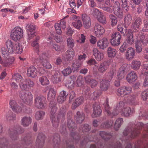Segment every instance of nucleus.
Wrapping results in <instances>:
<instances>
[{
	"label": "nucleus",
	"instance_id": "obj_1",
	"mask_svg": "<svg viewBox=\"0 0 148 148\" xmlns=\"http://www.w3.org/2000/svg\"><path fill=\"white\" fill-rule=\"evenodd\" d=\"M50 116L51 120L52 125L54 127L56 128L58 126L59 121L60 119L64 120L65 116L66 109L65 107H61L57 117H55V113L57 110L56 103L54 101H51L49 104Z\"/></svg>",
	"mask_w": 148,
	"mask_h": 148
},
{
	"label": "nucleus",
	"instance_id": "obj_2",
	"mask_svg": "<svg viewBox=\"0 0 148 148\" xmlns=\"http://www.w3.org/2000/svg\"><path fill=\"white\" fill-rule=\"evenodd\" d=\"M142 128L145 130L148 129L147 130H145L146 134H144V137L146 138L148 136V123L144 125L143 123L141 122L137 123L133 128H126L123 132V134L125 136H126L129 134V136L130 137L132 138L134 137L139 134L140 130Z\"/></svg>",
	"mask_w": 148,
	"mask_h": 148
},
{
	"label": "nucleus",
	"instance_id": "obj_3",
	"mask_svg": "<svg viewBox=\"0 0 148 148\" xmlns=\"http://www.w3.org/2000/svg\"><path fill=\"white\" fill-rule=\"evenodd\" d=\"M23 36V31L19 27L14 28L11 32L10 37L11 39L16 41L20 39Z\"/></svg>",
	"mask_w": 148,
	"mask_h": 148
},
{
	"label": "nucleus",
	"instance_id": "obj_4",
	"mask_svg": "<svg viewBox=\"0 0 148 148\" xmlns=\"http://www.w3.org/2000/svg\"><path fill=\"white\" fill-rule=\"evenodd\" d=\"M20 98L25 102L29 104L32 101L33 96L30 92L21 91L19 93Z\"/></svg>",
	"mask_w": 148,
	"mask_h": 148
},
{
	"label": "nucleus",
	"instance_id": "obj_5",
	"mask_svg": "<svg viewBox=\"0 0 148 148\" xmlns=\"http://www.w3.org/2000/svg\"><path fill=\"white\" fill-rule=\"evenodd\" d=\"M132 88L129 86L121 87L117 91V94L118 96L124 97L129 95L132 92Z\"/></svg>",
	"mask_w": 148,
	"mask_h": 148
},
{
	"label": "nucleus",
	"instance_id": "obj_6",
	"mask_svg": "<svg viewBox=\"0 0 148 148\" xmlns=\"http://www.w3.org/2000/svg\"><path fill=\"white\" fill-rule=\"evenodd\" d=\"M45 98L42 96H38L35 99L34 103L35 106L38 108L43 109L45 108Z\"/></svg>",
	"mask_w": 148,
	"mask_h": 148
},
{
	"label": "nucleus",
	"instance_id": "obj_7",
	"mask_svg": "<svg viewBox=\"0 0 148 148\" xmlns=\"http://www.w3.org/2000/svg\"><path fill=\"white\" fill-rule=\"evenodd\" d=\"M15 129L16 130L12 128L9 129V133L10 137L12 140H15L17 138V133L21 134L23 132V128L20 126H18L17 128Z\"/></svg>",
	"mask_w": 148,
	"mask_h": 148
},
{
	"label": "nucleus",
	"instance_id": "obj_8",
	"mask_svg": "<svg viewBox=\"0 0 148 148\" xmlns=\"http://www.w3.org/2000/svg\"><path fill=\"white\" fill-rule=\"evenodd\" d=\"M142 20L141 18L138 17L135 19L131 25V28L134 32H138L142 24Z\"/></svg>",
	"mask_w": 148,
	"mask_h": 148
},
{
	"label": "nucleus",
	"instance_id": "obj_9",
	"mask_svg": "<svg viewBox=\"0 0 148 148\" xmlns=\"http://www.w3.org/2000/svg\"><path fill=\"white\" fill-rule=\"evenodd\" d=\"M9 104L10 107L11 108L12 110L14 112L18 114L22 111V107L18 105L16 101L13 100H11L10 101Z\"/></svg>",
	"mask_w": 148,
	"mask_h": 148
},
{
	"label": "nucleus",
	"instance_id": "obj_10",
	"mask_svg": "<svg viewBox=\"0 0 148 148\" xmlns=\"http://www.w3.org/2000/svg\"><path fill=\"white\" fill-rule=\"evenodd\" d=\"M94 30L96 36L99 38L102 37L104 33L103 28L98 23H96L94 27Z\"/></svg>",
	"mask_w": 148,
	"mask_h": 148
},
{
	"label": "nucleus",
	"instance_id": "obj_11",
	"mask_svg": "<svg viewBox=\"0 0 148 148\" xmlns=\"http://www.w3.org/2000/svg\"><path fill=\"white\" fill-rule=\"evenodd\" d=\"M93 112L92 116L93 118L98 117L100 116L102 110L98 103H95L93 105Z\"/></svg>",
	"mask_w": 148,
	"mask_h": 148
},
{
	"label": "nucleus",
	"instance_id": "obj_12",
	"mask_svg": "<svg viewBox=\"0 0 148 148\" xmlns=\"http://www.w3.org/2000/svg\"><path fill=\"white\" fill-rule=\"evenodd\" d=\"M103 105L104 106V112L106 114H107L108 116H110L111 117H113L114 116H115L117 115H114L113 112H114V113H116V111L117 110L115 108L114 110L112 113L110 112V108L108 104V101L107 99L106 101L105 102V103L103 104Z\"/></svg>",
	"mask_w": 148,
	"mask_h": 148
},
{
	"label": "nucleus",
	"instance_id": "obj_13",
	"mask_svg": "<svg viewBox=\"0 0 148 148\" xmlns=\"http://www.w3.org/2000/svg\"><path fill=\"white\" fill-rule=\"evenodd\" d=\"M135 51L134 49L132 47L127 49L125 53L126 59L130 60L133 59L135 56Z\"/></svg>",
	"mask_w": 148,
	"mask_h": 148
},
{
	"label": "nucleus",
	"instance_id": "obj_14",
	"mask_svg": "<svg viewBox=\"0 0 148 148\" xmlns=\"http://www.w3.org/2000/svg\"><path fill=\"white\" fill-rule=\"evenodd\" d=\"M108 42L107 39L103 38L98 40L97 42V46L99 48L104 50L108 46Z\"/></svg>",
	"mask_w": 148,
	"mask_h": 148
},
{
	"label": "nucleus",
	"instance_id": "obj_15",
	"mask_svg": "<svg viewBox=\"0 0 148 148\" xmlns=\"http://www.w3.org/2000/svg\"><path fill=\"white\" fill-rule=\"evenodd\" d=\"M127 65L124 64L120 68L117 73V78L119 79H123L125 76V73L127 70Z\"/></svg>",
	"mask_w": 148,
	"mask_h": 148
},
{
	"label": "nucleus",
	"instance_id": "obj_16",
	"mask_svg": "<svg viewBox=\"0 0 148 148\" xmlns=\"http://www.w3.org/2000/svg\"><path fill=\"white\" fill-rule=\"evenodd\" d=\"M82 20L84 27L85 28H88L91 25L90 19V17L86 14L82 15Z\"/></svg>",
	"mask_w": 148,
	"mask_h": 148
},
{
	"label": "nucleus",
	"instance_id": "obj_17",
	"mask_svg": "<svg viewBox=\"0 0 148 148\" xmlns=\"http://www.w3.org/2000/svg\"><path fill=\"white\" fill-rule=\"evenodd\" d=\"M14 60V58L13 57L5 58L3 60H2L0 64L5 67L9 66L13 63Z\"/></svg>",
	"mask_w": 148,
	"mask_h": 148
},
{
	"label": "nucleus",
	"instance_id": "obj_18",
	"mask_svg": "<svg viewBox=\"0 0 148 148\" xmlns=\"http://www.w3.org/2000/svg\"><path fill=\"white\" fill-rule=\"evenodd\" d=\"M32 119L29 115H26L23 116L21 121V125L24 127H27L31 123Z\"/></svg>",
	"mask_w": 148,
	"mask_h": 148
},
{
	"label": "nucleus",
	"instance_id": "obj_19",
	"mask_svg": "<svg viewBox=\"0 0 148 148\" xmlns=\"http://www.w3.org/2000/svg\"><path fill=\"white\" fill-rule=\"evenodd\" d=\"M137 76L136 73L134 71H132L129 73L127 75V80L130 83L134 82L137 79Z\"/></svg>",
	"mask_w": 148,
	"mask_h": 148
},
{
	"label": "nucleus",
	"instance_id": "obj_20",
	"mask_svg": "<svg viewBox=\"0 0 148 148\" xmlns=\"http://www.w3.org/2000/svg\"><path fill=\"white\" fill-rule=\"evenodd\" d=\"M5 43L6 46L10 53H12L15 51L16 47V44L15 43L12 42L11 40H7Z\"/></svg>",
	"mask_w": 148,
	"mask_h": 148
},
{
	"label": "nucleus",
	"instance_id": "obj_21",
	"mask_svg": "<svg viewBox=\"0 0 148 148\" xmlns=\"http://www.w3.org/2000/svg\"><path fill=\"white\" fill-rule=\"evenodd\" d=\"M92 52L93 55L97 60L100 61L103 59L104 56L103 54L99 51L97 48H93Z\"/></svg>",
	"mask_w": 148,
	"mask_h": 148
},
{
	"label": "nucleus",
	"instance_id": "obj_22",
	"mask_svg": "<svg viewBox=\"0 0 148 148\" xmlns=\"http://www.w3.org/2000/svg\"><path fill=\"white\" fill-rule=\"evenodd\" d=\"M45 139V136L43 133L39 134L36 140V145L42 147L43 145Z\"/></svg>",
	"mask_w": 148,
	"mask_h": 148
},
{
	"label": "nucleus",
	"instance_id": "obj_23",
	"mask_svg": "<svg viewBox=\"0 0 148 148\" xmlns=\"http://www.w3.org/2000/svg\"><path fill=\"white\" fill-rule=\"evenodd\" d=\"M134 112L133 109L131 110L130 107H126L121 111V115L127 117Z\"/></svg>",
	"mask_w": 148,
	"mask_h": 148
},
{
	"label": "nucleus",
	"instance_id": "obj_24",
	"mask_svg": "<svg viewBox=\"0 0 148 148\" xmlns=\"http://www.w3.org/2000/svg\"><path fill=\"white\" fill-rule=\"evenodd\" d=\"M109 65L106 62L101 63L98 67V71L101 73H103L108 68Z\"/></svg>",
	"mask_w": 148,
	"mask_h": 148
},
{
	"label": "nucleus",
	"instance_id": "obj_25",
	"mask_svg": "<svg viewBox=\"0 0 148 148\" xmlns=\"http://www.w3.org/2000/svg\"><path fill=\"white\" fill-rule=\"evenodd\" d=\"M84 118V114L83 112H80L79 111L77 112L76 115L75 116V119L77 123H82Z\"/></svg>",
	"mask_w": 148,
	"mask_h": 148
},
{
	"label": "nucleus",
	"instance_id": "obj_26",
	"mask_svg": "<svg viewBox=\"0 0 148 148\" xmlns=\"http://www.w3.org/2000/svg\"><path fill=\"white\" fill-rule=\"evenodd\" d=\"M36 69L34 66L30 67L27 70V75L29 77L34 78L36 76Z\"/></svg>",
	"mask_w": 148,
	"mask_h": 148
},
{
	"label": "nucleus",
	"instance_id": "obj_27",
	"mask_svg": "<svg viewBox=\"0 0 148 148\" xmlns=\"http://www.w3.org/2000/svg\"><path fill=\"white\" fill-rule=\"evenodd\" d=\"M74 55V51L73 49H69L65 53V58L67 60H72Z\"/></svg>",
	"mask_w": 148,
	"mask_h": 148
},
{
	"label": "nucleus",
	"instance_id": "obj_28",
	"mask_svg": "<svg viewBox=\"0 0 148 148\" xmlns=\"http://www.w3.org/2000/svg\"><path fill=\"white\" fill-rule=\"evenodd\" d=\"M109 85V81L103 80L101 82L100 87L102 90L105 91L108 90Z\"/></svg>",
	"mask_w": 148,
	"mask_h": 148
},
{
	"label": "nucleus",
	"instance_id": "obj_29",
	"mask_svg": "<svg viewBox=\"0 0 148 148\" xmlns=\"http://www.w3.org/2000/svg\"><path fill=\"white\" fill-rule=\"evenodd\" d=\"M62 75L60 73L58 72H56L53 76V83L55 84L61 82Z\"/></svg>",
	"mask_w": 148,
	"mask_h": 148
},
{
	"label": "nucleus",
	"instance_id": "obj_30",
	"mask_svg": "<svg viewBox=\"0 0 148 148\" xmlns=\"http://www.w3.org/2000/svg\"><path fill=\"white\" fill-rule=\"evenodd\" d=\"M84 101V98L82 97H80L76 99L74 102L72 104V108L75 109L80 105Z\"/></svg>",
	"mask_w": 148,
	"mask_h": 148
},
{
	"label": "nucleus",
	"instance_id": "obj_31",
	"mask_svg": "<svg viewBox=\"0 0 148 148\" xmlns=\"http://www.w3.org/2000/svg\"><path fill=\"white\" fill-rule=\"evenodd\" d=\"M116 53V51L115 49L110 47L107 49V54L108 56L110 58L114 57Z\"/></svg>",
	"mask_w": 148,
	"mask_h": 148
},
{
	"label": "nucleus",
	"instance_id": "obj_32",
	"mask_svg": "<svg viewBox=\"0 0 148 148\" xmlns=\"http://www.w3.org/2000/svg\"><path fill=\"white\" fill-rule=\"evenodd\" d=\"M67 126L71 131H72L77 128V126L72 119L68 120Z\"/></svg>",
	"mask_w": 148,
	"mask_h": 148
},
{
	"label": "nucleus",
	"instance_id": "obj_33",
	"mask_svg": "<svg viewBox=\"0 0 148 148\" xmlns=\"http://www.w3.org/2000/svg\"><path fill=\"white\" fill-rule=\"evenodd\" d=\"M141 62L138 60H133L131 64V66L132 69L135 70L139 69L140 66Z\"/></svg>",
	"mask_w": 148,
	"mask_h": 148
},
{
	"label": "nucleus",
	"instance_id": "obj_34",
	"mask_svg": "<svg viewBox=\"0 0 148 148\" xmlns=\"http://www.w3.org/2000/svg\"><path fill=\"white\" fill-rule=\"evenodd\" d=\"M34 40L33 41V43L32 44V46L34 47V48L36 49L37 51H38V49H39V44L38 42L40 39V37L38 36H36L35 35L34 38Z\"/></svg>",
	"mask_w": 148,
	"mask_h": 148
},
{
	"label": "nucleus",
	"instance_id": "obj_35",
	"mask_svg": "<svg viewBox=\"0 0 148 148\" xmlns=\"http://www.w3.org/2000/svg\"><path fill=\"white\" fill-rule=\"evenodd\" d=\"M126 41L130 45H132L134 42L133 34L131 30L128 32Z\"/></svg>",
	"mask_w": 148,
	"mask_h": 148
},
{
	"label": "nucleus",
	"instance_id": "obj_36",
	"mask_svg": "<svg viewBox=\"0 0 148 148\" xmlns=\"http://www.w3.org/2000/svg\"><path fill=\"white\" fill-rule=\"evenodd\" d=\"M82 62L79 60H76L72 64V69L74 71H76L79 69L82 65Z\"/></svg>",
	"mask_w": 148,
	"mask_h": 148
},
{
	"label": "nucleus",
	"instance_id": "obj_37",
	"mask_svg": "<svg viewBox=\"0 0 148 148\" xmlns=\"http://www.w3.org/2000/svg\"><path fill=\"white\" fill-rule=\"evenodd\" d=\"M124 106V103L122 101L119 102L117 104L116 107L115 108L117 109V110L116 111V113H114V112H113L114 115H118L119 112L123 110L122 109Z\"/></svg>",
	"mask_w": 148,
	"mask_h": 148
},
{
	"label": "nucleus",
	"instance_id": "obj_38",
	"mask_svg": "<svg viewBox=\"0 0 148 148\" xmlns=\"http://www.w3.org/2000/svg\"><path fill=\"white\" fill-rule=\"evenodd\" d=\"M123 123V119L119 118L117 119L114 123V128L116 131L118 130Z\"/></svg>",
	"mask_w": 148,
	"mask_h": 148
},
{
	"label": "nucleus",
	"instance_id": "obj_39",
	"mask_svg": "<svg viewBox=\"0 0 148 148\" xmlns=\"http://www.w3.org/2000/svg\"><path fill=\"white\" fill-rule=\"evenodd\" d=\"M27 33H35V27L34 25L31 23L28 24L26 26Z\"/></svg>",
	"mask_w": 148,
	"mask_h": 148
},
{
	"label": "nucleus",
	"instance_id": "obj_40",
	"mask_svg": "<svg viewBox=\"0 0 148 148\" xmlns=\"http://www.w3.org/2000/svg\"><path fill=\"white\" fill-rule=\"evenodd\" d=\"M0 51L2 56L4 58H7L8 57L9 53H10L6 46L2 47L1 48Z\"/></svg>",
	"mask_w": 148,
	"mask_h": 148
},
{
	"label": "nucleus",
	"instance_id": "obj_41",
	"mask_svg": "<svg viewBox=\"0 0 148 148\" xmlns=\"http://www.w3.org/2000/svg\"><path fill=\"white\" fill-rule=\"evenodd\" d=\"M39 81L41 84L43 86L47 85L49 83V81L47 78L45 76L40 77L39 79Z\"/></svg>",
	"mask_w": 148,
	"mask_h": 148
},
{
	"label": "nucleus",
	"instance_id": "obj_42",
	"mask_svg": "<svg viewBox=\"0 0 148 148\" xmlns=\"http://www.w3.org/2000/svg\"><path fill=\"white\" fill-rule=\"evenodd\" d=\"M79 129L82 131L83 132H89L91 130L90 126L88 124H86L81 125Z\"/></svg>",
	"mask_w": 148,
	"mask_h": 148
},
{
	"label": "nucleus",
	"instance_id": "obj_43",
	"mask_svg": "<svg viewBox=\"0 0 148 148\" xmlns=\"http://www.w3.org/2000/svg\"><path fill=\"white\" fill-rule=\"evenodd\" d=\"M140 39L138 40V41H140V44L141 43L144 46H146L148 44V39L147 38L145 37L144 35H142L140 36Z\"/></svg>",
	"mask_w": 148,
	"mask_h": 148
},
{
	"label": "nucleus",
	"instance_id": "obj_44",
	"mask_svg": "<svg viewBox=\"0 0 148 148\" xmlns=\"http://www.w3.org/2000/svg\"><path fill=\"white\" fill-rule=\"evenodd\" d=\"M56 95V92L53 88H51L48 93V98L49 99H53L55 98Z\"/></svg>",
	"mask_w": 148,
	"mask_h": 148
},
{
	"label": "nucleus",
	"instance_id": "obj_45",
	"mask_svg": "<svg viewBox=\"0 0 148 148\" xmlns=\"http://www.w3.org/2000/svg\"><path fill=\"white\" fill-rule=\"evenodd\" d=\"M41 63L42 66L47 69H50L52 67L51 65L49 63L47 60L42 58L41 59Z\"/></svg>",
	"mask_w": 148,
	"mask_h": 148
},
{
	"label": "nucleus",
	"instance_id": "obj_46",
	"mask_svg": "<svg viewBox=\"0 0 148 148\" xmlns=\"http://www.w3.org/2000/svg\"><path fill=\"white\" fill-rule=\"evenodd\" d=\"M53 141L54 145L57 146L58 145L60 141V136L58 134L55 135L53 137Z\"/></svg>",
	"mask_w": 148,
	"mask_h": 148
},
{
	"label": "nucleus",
	"instance_id": "obj_47",
	"mask_svg": "<svg viewBox=\"0 0 148 148\" xmlns=\"http://www.w3.org/2000/svg\"><path fill=\"white\" fill-rule=\"evenodd\" d=\"M99 135L102 138L105 140L108 139L111 137V136L109 134L103 131H100Z\"/></svg>",
	"mask_w": 148,
	"mask_h": 148
},
{
	"label": "nucleus",
	"instance_id": "obj_48",
	"mask_svg": "<svg viewBox=\"0 0 148 148\" xmlns=\"http://www.w3.org/2000/svg\"><path fill=\"white\" fill-rule=\"evenodd\" d=\"M109 17L111 20V25L114 26L116 25L117 22L116 17L112 14H110Z\"/></svg>",
	"mask_w": 148,
	"mask_h": 148
},
{
	"label": "nucleus",
	"instance_id": "obj_49",
	"mask_svg": "<svg viewBox=\"0 0 148 148\" xmlns=\"http://www.w3.org/2000/svg\"><path fill=\"white\" fill-rule=\"evenodd\" d=\"M128 102L132 104H135L136 102V96L134 95H130L127 97Z\"/></svg>",
	"mask_w": 148,
	"mask_h": 148
},
{
	"label": "nucleus",
	"instance_id": "obj_50",
	"mask_svg": "<svg viewBox=\"0 0 148 148\" xmlns=\"http://www.w3.org/2000/svg\"><path fill=\"white\" fill-rule=\"evenodd\" d=\"M45 115V112L42 111H38L35 114V118L37 120L42 119Z\"/></svg>",
	"mask_w": 148,
	"mask_h": 148
},
{
	"label": "nucleus",
	"instance_id": "obj_51",
	"mask_svg": "<svg viewBox=\"0 0 148 148\" xmlns=\"http://www.w3.org/2000/svg\"><path fill=\"white\" fill-rule=\"evenodd\" d=\"M135 46L136 52L140 53L142 51L143 48L142 45L140 44V41L138 40L135 43Z\"/></svg>",
	"mask_w": 148,
	"mask_h": 148
},
{
	"label": "nucleus",
	"instance_id": "obj_52",
	"mask_svg": "<svg viewBox=\"0 0 148 148\" xmlns=\"http://www.w3.org/2000/svg\"><path fill=\"white\" fill-rule=\"evenodd\" d=\"M73 25L77 29H80L82 26V24L80 20H78L75 22H73Z\"/></svg>",
	"mask_w": 148,
	"mask_h": 148
},
{
	"label": "nucleus",
	"instance_id": "obj_53",
	"mask_svg": "<svg viewBox=\"0 0 148 148\" xmlns=\"http://www.w3.org/2000/svg\"><path fill=\"white\" fill-rule=\"evenodd\" d=\"M98 21L100 23L104 24L106 23V18L102 13L98 15L97 16Z\"/></svg>",
	"mask_w": 148,
	"mask_h": 148
},
{
	"label": "nucleus",
	"instance_id": "obj_54",
	"mask_svg": "<svg viewBox=\"0 0 148 148\" xmlns=\"http://www.w3.org/2000/svg\"><path fill=\"white\" fill-rule=\"evenodd\" d=\"M66 41L68 46L70 49H72L74 46V40L71 38H68Z\"/></svg>",
	"mask_w": 148,
	"mask_h": 148
},
{
	"label": "nucleus",
	"instance_id": "obj_55",
	"mask_svg": "<svg viewBox=\"0 0 148 148\" xmlns=\"http://www.w3.org/2000/svg\"><path fill=\"white\" fill-rule=\"evenodd\" d=\"M13 79H15L16 81L20 82L21 83L24 81L22 76L19 74H15L12 76Z\"/></svg>",
	"mask_w": 148,
	"mask_h": 148
},
{
	"label": "nucleus",
	"instance_id": "obj_56",
	"mask_svg": "<svg viewBox=\"0 0 148 148\" xmlns=\"http://www.w3.org/2000/svg\"><path fill=\"white\" fill-rule=\"evenodd\" d=\"M101 91L100 90H97L94 92L91 96V99L95 100L101 94Z\"/></svg>",
	"mask_w": 148,
	"mask_h": 148
},
{
	"label": "nucleus",
	"instance_id": "obj_57",
	"mask_svg": "<svg viewBox=\"0 0 148 148\" xmlns=\"http://www.w3.org/2000/svg\"><path fill=\"white\" fill-rule=\"evenodd\" d=\"M132 20V17L131 15L130 14H127L125 16L124 18V22L125 24H127V26H128L131 23Z\"/></svg>",
	"mask_w": 148,
	"mask_h": 148
},
{
	"label": "nucleus",
	"instance_id": "obj_58",
	"mask_svg": "<svg viewBox=\"0 0 148 148\" xmlns=\"http://www.w3.org/2000/svg\"><path fill=\"white\" fill-rule=\"evenodd\" d=\"M24 80L20 83L19 86L23 90H28L29 88Z\"/></svg>",
	"mask_w": 148,
	"mask_h": 148
},
{
	"label": "nucleus",
	"instance_id": "obj_59",
	"mask_svg": "<svg viewBox=\"0 0 148 148\" xmlns=\"http://www.w3.org/2000/svg\"><path fill=\"white\" fill-rule=\"evenodd\" d=\"M72 69L70 67L64 69L62 71V73L64 76H67L71 73Z\"/></svg>",
	"mask_w": 148,
	"mask_h": 148
},
{
	"label": "nucleus",
	"instance_id": "obj_60",
	"mask_svg": "<svg viewBox=\"0 0 148 148\" xmlns=\"http://www.w3.org/2000/svg\"><path fill=\"white\" fill-rule=\"evenodd\" d=\"M111 37L112 38L120 40L121 38V35L119 32H116L113 33Z\"/></svg>",
	"mask_w": 148,
	"mask_h": 148
},
{
	"label": "nucleus",
	"instance_id": "obj_61",
	"mask_svg": "<svg viewBox=\"0 0 148 148\" xmlns=\"http://www.w3.org/2000/svg\"><path fill=\"white\" fill-rule=\"evenodd\" d=\"M23 51V47L22 45L18 43L17 45L16 44V47L15 48L16 51L18 54L21 53Z\"/></svg>",
	"mask_w": 148,
	"mask_h": 148
},
{
	"label": "nucleus",
	"instance_id": "obj_62",
	"mask_svg": "<svg viewBox=\"0 0 148 148\" xmlns=\"http://www.w3.org/2000/svg\"><path fill=\"white\" fill-rule=\"evenodd\" d=\"M141 96L143 99L145 101L148 98V88L141 93Z\"/></svg>",
	"mask_w": 148,
	"mask_h": 148
},
{
	"label": "nucleus",
	"instance_id": "obj_63",
	"mask_svg": "<svg viewBox=\"0 0 148 148\" xmlns=\"http://www.w3.org/2000/svg\"><path fill=\"white\" fill-rule=\"evenodd\" d=\"M110 42L112 45L114 46H118L120 43V40H118L112 38L111 39Z\"/></svg>",
	"mask_w": 148,
	"mask_h": 148
},
{
	"label": "nucleus",
	"instance_id": "obj_64",
	"mask_svg": "<svg viewBox=\"0 0 148 148\" xmlns=\"http://www.w3.org/2000/svg\"><path fill=\"white\" fill-rule=\"evenodd\" d=\"M6 118L8 120H13L16 119V114L12 112H10L6 116Z\"/></svg>",
	"mask_w": 148,
	"mask_h": 148
}]
</instances>
